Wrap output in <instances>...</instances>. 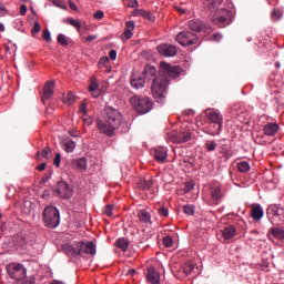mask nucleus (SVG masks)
Here are the masks:
<instances>
[{
  "instance_id": "f257e3e1",
  "label": "nucleus",
  "mask_w": 284,
  "mask_h": 284,
  "mask_svg": "<svg viewBox=\"0 0 284 284\" xmlns=\"http://www.w3.org/2000/svg\"><path fill=\"white\" fill-rule=\"evenodd\" d=\"M181 67H174L168 62H160L159 74L153 79L151 92L156 101H162L168 92V79H179L181 77Z\"/></svg>"
},
{
  "instance_id": "f03ea898",
  "label": "nucleus",
  "mask_w": 284,
  "mask_h": 284,
  "mask_svg": "<svg viewBox=\"0 0 284 284\" xmlns=\"http://www.w3.org/2000/svg\"><path fill=\"white\" fill-rule=\"evenodd\" d=\"M103 119L104 120H95V124L100 134H104L109 138L114 136L116 134V130H119L123 123V115L119 110L112 106H106L104 109Z\"/></svg>"
},
{
  "instance_id": "7ed1b4c3",
  "label": "nucleus",
  "mask_w": 284,
  "mask_h": 284,
  "mask_svg": "<svg viewBox=\"0 0 284 284\" xmlns=\"http://www.w3.org/2000/svg\"><path fill=\"white\" fill-rule=\"evenodd\" d=\"M223 0H204V6L209 10H215L212 21L219 28H225L232 23V13L225 8H221ZM220 8V9H219Z\"/></svg>"
},
{
  "instance_id": "20e7f679",
  "label": "nucleus",
  "mask_w": 284,
  "mask_h": 284,
  "mask_svg": "<svg viewBox=\"0 0 284 284\" xmlns=\"http://www.w3.org/2000/svg\"><path fill=\"white\" fill-rule=\"evenodd\" d=\"M130 103L139 114H148L153 108L152 99L148 97L133 95L130 98Z\"/></svg>"
},
{
  "instance_id": "39448f33",
  "label": "nucleus",
  "mask_w": 284,
  "mask_h": 284,
  "mask_svg": "<svg viewBox=\"0 0 284 284\" xmlns=\"http://www.w3.org/2000/svg\"><path fill=\"white\" fill-rule=\"evenodd\" d=\"M43 223L45 227H50L54 230V227H59L61 223V215L59 214V210L54 206H47L43 210Z\"/></svg>"
},
{
  "instance_id": "423d86ee",
  "label": "nucleus",
  "mask_w": 284,
  "mask_h": 284,
  "mask_svg": "<svg viewBox=\"0 0 284 284\" xmlns=\"http://www.w3.org/2000/svg\"><path fill=\"white\" fill-rule=\"evenodd\" d=\"M7 274L14 281H22L27 277V268L22 264L11 263L7 265Z\"/></svg>"
},
{
  "instance_id": "0eeeda50",
  "label": "nucleus",
  "mask_w": 284,
  "mask_h": 284,
  "mask_svg": "<svg viewBox=\"0 0 284 284\" xmlns=\"http://www.w3.org/2000/svg\"><path fill=\"white\" fill-rule=\"evenodd\" d=\"M176 41L180 45H196L199 43V37L190 31H182L178 33Z\"/></svg>"
},
{
  "instance_id": "6e6552de",
  "label": "nucleus",
  "mask_w": 284,
  "mask_h": 284,
  "mask_svg": "<svg viewBox=\"0 0 284 284\" xmlns=\"http://www.w3.org/2000/svg\"><path fill=\"white\" fill-rule=\"evenodd\" d=\"M54 192L60 199L63 200L72 199V196L74 195V190L70 187L68 182L63 181L57 183Z\"/></svg>"
},
{
  "instance_id": "1a4fd4ad",
  "label": "nucleus",
  "mask_w": 284,
  "mask_h": 284,
  "mask_svg": "<svg viewBox=\"0 0 284 284\" xmlns=\"http://www.w3.org/2000/svg\"><path fill=\"white\" fill-rule=\"evenodd\" d=\"M156 52L161 57L170 58V57H176L178 50L173 44L162 43L156 47Z\"/></svg>"
},
{
  "instance_id": "9d476101",
  "label": "nucleus",
  "mask_w": 284,
  "mask_h": 284,
  "mask_svg": "<svg viewBox=\"0 0 284 284\" xmlns=\"http://www.w3.org/2000/svg\"><path fill=\"white\" fill-rule=\"evenodd\" d=\"M64 255L69 256V258H89V255H97V251L91 250V251H74V250H69V251H63Z\"/></svg>"
},
{
  "instance_id": "9b49d317",
  "label": "nucleus",
  "mask_w": 284,
  "mask_h": 284,
  "mask_svg": "<svg viewBox=\"0 0 284 284\" xmlns=\"http://www.w3.org/2000/svg\"><path fill=\"white\" fill-rule=\"evenodd\" d=\"M52 94H54V82L48 81L43 88L42 92V103H45L49 99H52Z\"/></svg>"
},
{
  "instance_id": "f8f14e48",
  "label": "nucleus",
  "mask_w": 284,
  "mask_h": 284,
  "mask_svg": "<svg viewBox=\"0 0 284 284\" xmlns=\"http://www.w3.org/2000/svg\"><path fill=\"white\" fill-rule=\"evenodd\" d=\"M153 156L158 163H165V159H168V149L158 146L153 150Z\"/></svg>"
},
{
  "instance_id": "ddd939ff",
  "label": "nucleus",
  "mask_w": 284,
  "mask_h": 284,
  "mask_svg": "<svg viewBox=\"0 0 284 284\" xmlns=\"http://www.w3.org/2000/svg\"><path fill=\"white\" fill-rule=\"evenodd\" d=\"M146 281L150 284H160V273H158L156 268L150 266L146 270Z\"/></svg>"
},
{
  "instance_id": "4468645a",
  "label": "nucleus",
  "mask_w": 284,
  "mask_h": 284,
  "mask_svg": "<svg viewBox=\"0 0 284 284\" xmlns=\"http://www.w3.org/2000/svg\"><path fill=\"white\" fill-rule=\"evenodd\" d=\"M206 119L209 123H215L223 125V115L220 112L216 111H207Z\"/></svg>"
},
{
  "instance_id": "2eb2a0df",
  "label": "nucleus",
  "mask_w": 284,
  "mask_h": 284,
  "mask_svg": "<svg viewBox=\"0 0 284 284\" xmlns=\"http://www.w3.org/2000/svg\"><path fill=\"white\" fill-rule=\"evenodd\" d=\"M88 90L89 92H92L93 99H99V97L101 95V90H99V81H97L95 77L91 78Z\"/></svg>"
},
{
  "instance_id": "dca6fc26",
  "label": "nucleus",
  "mask_w": 284,
  "mask_h": 284,
  "mask_svg": "<svg viewBox=\"0 0 284 284\" xmlns=\"http://www.w3.org/2000/svg\"><path fill=\"white\" fill-rule=\"evenodd\" d=\"M280 126L278 123H267L263 128L265 136H276L278 133Z\"/></svg>"
},
{
  "instance_id": "f3484780",
  "label": "nucleus",
  "mask_w": 284,
  "mask_h": 284,
  "mask_svg": "<svg viewBox=\"0 0 284 284\" xmlns=\"http://www.w3.org/2000/svg\"><path fill=\"white\" fill-rule=\"evenodd\" d=\"M251 210H252L251 216L253 221H261L263 219L264 212L261 204H256V203L252 204Z\"/></svg>"
},
{
  "instance_id": "a211bd4d",
  "label": "nucleus",
  "mask_w": 284,
  "mask_h": 284,
  "mask_svg": "<svg viewBox=\"0 0 284 284\" xmlns=\"http://www.w3.org/2000/svg\"><path fill=\"white\" fill-rule=\"evenodd\" d=\"M130 84L134 90H141V88H145V78L141 75H132Z\"/></svg>"
},
{
  "instance_id": "6ab92c4d",
  "label": "nucleus",
  "mask_w": 284,
  "mask_h": 284,
  "mask_svg": "<svg viewBox=\"0 0 284 284\" xmlns=\"http://www.w3.org/2000/svg\"><path fill=\"white\" fill-rule=\"evenodd\" d=\"M222 236L225 241L234 239L236 236V227L234 225H227L222 230Z\"/></svg>"
},
{
  "instance_id": "aec40b11",
  "label": "nucleus",
  "mask_w": 284,
  "mask_h": 284,
  "mask_svg": "<svg viewBox=\"0 0 284 284\" xmlns=\"http://www.w3.org/2000/svg\"><path fill=\"white\" fill-rule=\"evenodd\" d=\"M189 28L193 30V32H205V23L201 20H191Z\"/></svg>"
},
{
  "instance_id": "412c9836",
  "label": "nucleus",
  "mask_w": 284,
  "mask_h": 284,
  "mask_svg": "<svg viewBox=\"0 0 284 284\" xmlns=\"http://www.w3.org/2000/svg\"><path fill=\"white\" fill-rule=\"evenodd\" d=\"M206 130L207 134H210L211 136H216L223 131V124L209 123Z\"/></svg>"
},
{
  "instance_id": "4be33fe9",
  "label": "nucleus",
  "mask_w": 284,
  "mask_h": 284,
  "mask_svg": "<svg viewBox=\"0 0 284 284\" xmlns=\"http://www.w3.org/2000/svg\"><path fill=\"white\" fill-rule=\"evenodd\" d=\"M152 185H154V179H152V176L143 178L138 181V187H140V190H150Z\"/></svg>"
},
{
  "instance_id": "5701e85b",
  "label": "nucleus",
  "mask_w": 284,
  "mask_h": 284,
  "mask_svg": "<svg viewBox=\"0 0 284 284\" xmlns=\"http://www.w3.org/2000/svg\"><path fill=\"white\" fill-rule=\"evenodd\" d=\"M211 199L213 201H216L219 203V201L223 200V189L221 186H212L211 190Z\"/></svg>"
},
{
  "instance_id": "b1692460",
  "label": "nucleus",
  "mask_w": 284,
  "mask_h": 284,
  "mask_svg": "<svg viewBox=\"0 0 284 284\" xmlns=\"http://www.w3.org/2000/svg\"><path fill=\"white\" fill-rule=\"evenodd\" d=\"M138 219L140 223H143V225H150V223H152V215H150V213L145 210H141L138 213Z\"/></svg>"
},
{
  "instance_id": "393cba45",
  "label": "nucleus",
  "mask_w": 284,
  "mask_h": 284,
  "mask_svg": "<svg viewBox=\"0 0 284 284\" xmlns=\"http://www.w3.org/2000/svg\"><path fill=\"white\" fill-rule=\"evenodd\" d=\"M61 143H62L63 150H65L68 153L74 152V149L77 148V142L68 138L63 139Z\"/></svg>"
},
{
  "instance_id": "a878e982",
  "label": "nucleus",
  "mask_w": 284,
  "mask_h": 284,
  "mask_svg": "<svg viewBox=\"0 0 284 284\" xmlns=\"http://www.w3.org/2000/svg\"><path fill=\"white\" fill-rule=\"evenodd\" d=\"M133 31H134V21H126L125 29L123 32V36L125 37L126 41L132 39L134 34Z\"/></svg>"
},
{
  "instance_id": "bb28decb",
  "label": "nucleus",
  "mask_w": 284,
  "mask_h": 284,
  "mask_svg": "<svg viewBox=\"0 0 284 284\" xmlns=\"http://www.w3.org/2000/svg\"><path fill=\"white\" fill-rule=\"evenodd\" d=\"M190 139H192V135H190V133L182 132V133L175 134L173 138V141L175 143H187V141H190Z\"/></svg>"
},
{
  "instance_id": "cd10ccee",
  "label": "nucleus",
  "mask_w": 284,
  "mask_h": 284,
  "mask_svg": "<svg viewBox=\"0 0 284 284\" xmlns=\"http://www.w3.org/2000/svg\"><path fill=\"white\" fill-rule=\"evenodd\" d=\"M73 165L77 168V170L85 172V170H88V160L85 158H80L73 161Z\"/></svg>"
},
{
  "instance_id": "c85d7f7f",
  "label": "nucleus",
  "mask_w": 284,
  "mask_h": 284,
  "mask_svg": "<svg viewBox=\"0 0 284 284\" xmlns=\"http://www.w3.org/2000/svg\"><path fill=\"white\" fill-rule=\"evenodd\" d=\"M114 245L118 250H128L130 247V241L126 237H119Z\"/></svg>"
},
{
  "instance_id": "c756f323",
  "label": "nucleus",
  "mask_w": 284,
  "mask_h": 284,
  "mask_svg": "<svg viewBox=\"0 0 284 284\" xmlns=\"http://www.w3.org/2000/svg\"><path fill=\"white\" fill-rule=\"evenodd\" d=\"M270 234L273 236V239H280L283 240L284 239V227H272L270 230Z\"/></svg>"
},
{
  "instance_id": "7c9ffc66",
  "label": "nucleus",
  "mask_w": 284,
  "mask_h": 284,
  "mask_svg": "<svg viewBox=\"0 0 284 284\" xmlns=\"http://www.w3.org/2000/svg\"><path fill=\"white\" fill-rule=\"evenodd\" d=\"M80 250H97V240L82 241L79 243Z\"/></svg>"
},
{
  "instance_id": "2f4dec72",
  "label": "nucleus",
  "mask_w": 284,
  "mask_h": 284,
  "mask_svg": "<svg viewBox=\"0 0 284 284\" xmlns=\"http://www.w3.org/2000/svg\"><path fill=\"white\" fill-rule=\"evenodd\" d=\"M143 74H144L145 77H155V74H156V68H155V67H152V65H150V64H146V65L144 67Z\"/></svg>"
},
{
  "instance_id": "473e14b6",
  "label": "nucleus",
  "mask_w": 284,
  "mask_h": 284,
  "mask_svg": "<svg viewBox=\"0 0 284 284\" xmlns=\"http://www.w3.org/2000/svg\"><path fill=\"white\" fill-rule=\"evenodd\" d=\"M64 103H67V105H72L77 103V95L72 94V92L69 91L64 97Z\"/></svg>"
},
{
  "instance_id": "72a5a7b5",
  "label": "nucleus",
  "mask_w": 284,
  "mask_h": 284,
  "mask_svg": "<svg viewBox=\"0 0 284 284\" xmlns=\"http://www.w3.org/2000/svg\"><path fill=\"white\" fill-rule=\"evenodd\" d=\"M239 172L245 173L250 172V163L247 161H242L237 163Z\"/></svg>"
},
{
  "instance_id": "f704fd0d",
  "label": "nucleus",
  "mask_w": 284,
  "mask_h": 284,
  "mask_svg": "<svg viewBox=\"0 0 284 284\" xmlns=\"http://www.w3.org/2000/svg\"><path fill=\"white\" fill-rule=\"evenodd\" d=\"M194 271V264L191 262H186L185 265H183V273H185L186 276H189Z\"/></svg>"
},
{
  "instance_id": "c9c22d12",
  "label": "nucleus",
  "mask_w": 284,
  "mask_h": 284,
  "mask_svg": "<svg viewBox=\"0 0 284 284\" xmlns=\"http://www.w3.org/2000/svg\"><path fill=\"white\" fill-rule=\"evenodd\" d=\"M58 43L62 45L63 48H67V45H70V42L68 41V37L65 34L60 33L58 36Z\"/></svg>"
},
{
  "instance_id": "e433bc0d",
  "label": "nucleus",
  "mask_w": 284,
  "mask_h": 284,
  "mask_svg": "<svg viewBox=\"0 0 284 284\" xmlns=\"http://www.w3.org/2000/svg\"><path fill=\"white\" fill-rule=\"evenodd\" d=\"M221 152H222L224 159H231L232 150H230V148L227 145H222Z\"/></svg>"
},
{
  "instance_id": "4c0bfd02",
  "label": "nucleus",
  "mask_w": 284,
  "mask_h": 284,
  "mask_svg": "<svg viewBox=\"0 0 284 284\" xmlns=\"http://www.w3.org/2000/svg\"><path fill=\"white\" fill-rule=\"evenodd\" d=\"M162 243L164 245V247H172V245H174V241L172 240V236L166 235L163 237Z\"/></svg>"
},
{
  "instance_id": "58836bf2",
  "label": "nucleus",
  "mask_w": 284,
  "mask_h": 284,
  "mask_svg": "<svg viewBox=\"0 0 284 284\" xmlns=\"http://www.w3.org/2000/svg\"><path fill=\"white\" fill-rule=\"evenodd\" d=\"M205 149L207 152H214V150H216V142H214V140L206 141Z\"/></svg>"
},
{
  "instance_id": "ea45409f",
  "label": "nucleus",
  "mask_w": 284,
  "mask_h": 284,
  "mask_svg": "<svg viewBox=\"0 0 284 284\" xmlns=\"http://www.w3.org/2000/svg\"><path fill=\"white\" fill-rule=\"evenodd\" d=\"M140 14L141 17H143V19H148L149 21H154V14H152V12L150 11L141 10Z\"/></svg>"
},
{
  "instance_id": "a19ab883",
  "label": "nucleus",
  "mask_w": 284,
  "mask_h": 284,
  "mask_svg": "<svg viewBox=\"0 0 284 284\" xmlns=\"http://www.w3.org/2000/svg\"><path fill=\"white\" fill-rule=\"evenodd\" d=\"M254 141L257 145H267V141H265V135L263 134L256 135Z\"/></svg>"
},
{
  "instance_id": "79ce46f5",
  "label": "nucleus",
  "mask_w": 284,
  "mask_h": 284,
  "mask_svg": "<svg viewBox=\"0 0 284 284\" xmlns=\"http://www.w3.org/2000/svg\"><path fill=\"white\" fill-rule=\"evenodd\" d=\"M108 63H110V58L103 57L99 60L98 68L101 70V69L105 68V65H108Z\"/></svg>"
},
{
  "instance_id": "37998d69",
  "label": "nucleus",
  "mask_w": 284,
  "mask_h": 284,
  "mask_svg": "<svg viewBox=\"0 0 284 284\" xmlns=\"http://www.w3.org/2000/svg\"><path fill=\"white\" fill-rule=\"evenodd\" d=\"M271 17L273 19V21H278V19H281V17H283V12H281V10L275 9L272 11Z\"/></svg>"
},
{
  "instance_id": "c03bdc74",
  "label": "nucleus",
  "mask_w": 284,
  "mask_h": 284,
  "mask_svg": "<svg viewBox=\"0 0 284 284\" xmlns=\"http://www.w3.org/2000/svg\"><path fill=\"white\" fill-rule=\"evenodd\" d=\"M184 210V214H187L189 216H192V214H194V206L193 205H184L183 207Z\"/></svg>"
},
{
  "instance_id": "a18cd8bd",
  "label": "nucleus",
  "mask_w": 284,
  "mask_h": 284,
  "mask_svg": "<svg viewBox=\"0 0 284 284\" xmlns=\"http://www.w3.org/2000/svg\"><path fill=\"white\" fill-rule=\"evenodd\" d=\"M52 154V149H50V148H44L43 150H42V153H41V155H42V159H50V155Z\"/></svg>"
},
{
  "instance_id": "49530a36",
  "label": "nucleus",
  "mask_w": 284,
  "mask_h": 284,
  "mask_svg": "<svg viewBox=\"0 0 284 284\" xmlns=\"http://www.w3.org/2000/svg\"><path fill=\"white\" fill-rule=\"evenodd\" d=\"M42 39H44V41H47V43H50V41H52V37L50 34V30H48V29L43 30Z\"/></svg>"
},
{
  "instance_id": "de8ad7c7",
  "label": "nucleus",
  "mask_w": 284,
  "mask_h": 284,
  "mask_svg": "<svg viewBox=\"0 0 284 284\" xmlns=\"http://www.w3.org/2000/svg\"><path fill=\"white\" fill-rule=\"evenodd\" d=\"M39 32H41V23L34 22L31 33L32 36H34V34H39Z\"/></svg>"
},
{
  "instance_id": "09e8293b",
  "label": "nucleus",
  "mask_w": 284,
  "mask_h": 284,
  "mask_svg": "<svg viewBox=\"0 0 284 284\" xmlns=\"http://www.w3.org/2000/svg\"><path fill=\"white\" fill-rule=\"evenodd\" d=\"M113 210H114V206L112 204L106 205L104 210L105 216H109V217L112 216Z\"/></svg>"
},
{
  "instance_id": "8fccbe9b",
  "label": "nucleus",
  "mask_w": 284,
  "mask_h": 284,
  "mask_svg": "<svg viewBox=\"0 0 284 284\" xmlns=\"http://www.w3.org/2000/svg\"><path fill=\"white\" fill-rule=\"evenodd\" d=\"M192 190H194V183L193 182H186L184 184V192L187 193V192H192Z\"/></svg>"
},
{
  "instance_id": "3c124183",
  "label": "nucleus",
  "mask_w": 284,
  "mask_h": 284,
  "mask_svg": "<svg viewBox=\"0 0 284 284\" xmlns=\"http://www.w3.org/2000/svg\"><path fill=\"white\" fill-rule=\"evenodd\" d=\"M69 23H70V26H73V28H77V30L81 29V22H79L78 20L70 19Z\"/></svg>"
},
{
  "instance_id": "603ef678",
  "label": "nucleus",
  "mask_w": 284,
  "mask_h": 284,
  "mask_svg": "<svg viewBox=\"0 0 284 284\" xmlns=\"http://www.w3.org/2000/svg\"><path fill=\"white\" fill-rule=\"evenodd\" d=\"M126 6H128V8H138L139 7V1H136V0H126Z\"/></svg>"
},
{
  "instance_id": "864d4df0",
  "label": "nucleus",
  "mask_w": 284,
  "mask_h": 284,
  "mask_svg": "<svg viewBox=\"0 0 284 284\" xmlns=\"http://www.w3.org/2000/svg\"><path fill=\"white\" fill-rule=\"evenodd\" d=\"M8 14V9H6V4L0 2V17H6Z\"/></svg>"
},
{
  "instance_id": "5fc2aeb1",
  "label": "nucleus",
  "mask_w": 284,
  "mask_h": 284,
  "mask_svg": "<svg viewBox=\"0 0 284 284\" xmlns=\"http://www.w3.org/2000/svg\"><path fill=\"white\" fill-rule=\"evenodd\" d=\"M53 165H55V168H59V165H61V154L57 153L54 160H53Z\"/></svg>"
},
{
  "instance_id": "6e6d98bb",
  "label": "nucleus",
  "mask_w": 284,
  "mask_h": 284,
  "mask_svg": "<svg viewBox=\"0 0 284 284\" xmlns=\"http://www.w3.org/2000/svg\"><path fill=\"white\" fill-rule=\"evenodd\" d=\"M97 39H99V37L97 34H93V36H88L84 38V41L87 43H92V41H97Z\"/></svg>"
},
{
  "instance_id": "4d7b16f0",
  "label": "nucleus",
  "mask_w": 284,
  "mask_h": 284,
  "mask_svg": "<svg viewBox=\"0 0 284 284\" xmlns=\"http://www.w3.org/2000/svg\"><path fill=\"white\" fill-rule=\"evenodd\" d=\"M94 19H97L98 21H101V19H103V17H105V14L103 13V11L99 10L93 14Z\"/></svg>"
},
{
  "instance_id": "13d9d810",
  "label": "nucleus",
  "mask_w": 284,
  "mask_h": 284,
  "mask_svg": "<svg viewBox=\"0 0 284 284\" xmlns=\"http://www.w3.org/2000/svg\"><path fill=\"white\" fill-rule=\"evenodd\" d=\"M158 212H159V214H160V216H168L169 215V211H168V209H165V207H163V206H161L159 210H158Z\"/></svg>"
},
{
  "instance_id": "bf43d9fd",
  "label": "nucleus",
  "mask_w": 284,
  "mask_h": 284,
  "mask_svg": "<svg viewBox=\"0 0 284 284\" xmlns=\"http://www.w3.org/2000/svg\"><path fill=\"white\" fill-rule=\"evenodd\" d=\"M109 57L111 61H116V50H111Z\"/></svg>"
},
{
  "instance_id": "052dcab7",
  "label": "nucleus",
  "mask_w": 284,
  "mask_h": 284,
  "mask_svg": "<svg viewBox=\"0 0 284 284\" xmlns=\"http://www.w3.org/2000/svg\"><path fill=\"white\" fill-rule=\"evenodd\" d=\"M26 12H28V7L26 4L20 6V14L26 17Z\"/></svg>"
},
{
  "instance_id": "680f3d73",
  "label": "nucleus",
  "mask_w": 284,
  "mask_h": 284,
  "mask_svg": "<svg viewBox=\"0 0 284 284\" xmlns=\"http://www.w3.org/2000/svg\"><path fill=\"white\" fill-rule=\"evenodd\" d=\"M62 250H74V246H72L70 243H65L61 245Z\"/></svg>"
},
{
  "instance_id": "e2e57ef3",
  "label": "nucleus",
  "mask_w": 284,
  "mask_h": 284,
  "mask_svg": "<svg viewBox=\"0 0 284 284\" xmlns=\"http://www.w3.org/2000/svg\"><path fill=\"white\" fill-rule=\"evenodd\" d=\"M42 199H50V190H44L43 193H42Z\"/></svg>"
},
{
  "instance_id": "0e129e2a",
  "label": "nucleus",
  "mask_w": 284,
  "mask_h": 284,
  "mask_svg": "<svg viewBox=\"0 0 284 284\" xmlns=\"http://www.w3.org/2000/svg\"><path fill=\"white\" fill-rule=\"evenodd\" d=\"M88 108V104L84 102L80 105V112H82V114H85V109Z\"/></svg>"
},
{
  "instance_id": "69168bd1",
  "label": "nucleus",
  "mask_w": 284,
  "mask_h": 284,
  "mask_svg": "<svg viewBox=\"0 0 284 284\" xmlns=\"http://www.w3.org/2000/svg\"><path fill=\"white\" fill-rule=\"evenodd\" d=\"M37 170H39V172H43V170H45V162H43L40 165H38Z\"/></svg>"
},
{
  "instance_id": "338daca9",
  "label": "nucleus",
  "mask_w": 284,
  "mask_h": 284,
  "mask_svg": "<svg viewBox=\"0 0 284 284\" xmlns=\"http://www.w3.org/2000/svg\"><path fill=\"white\" fill-rule=\"evenodd\" d=\"M134 274H136V271H134L133 268H131V270L126 271V276H131V277H133V276H134Z\"/></svg>"
},
{
  "instance_id": "774afa93",
  "label": "nucleus",
  "mask_w": 284,
  "mask_h": 284,
  "mask_svg": "<svg viewBox=\"0 0 284 284\" xmlns=\"http://www.w3.org/2000/svg\"><path fill=\"white\" fill-rule=\"evenodd\" d=\"M69 8H71V10H77V4L73 1H69Z\"/></svg>"
}]
</instances>
